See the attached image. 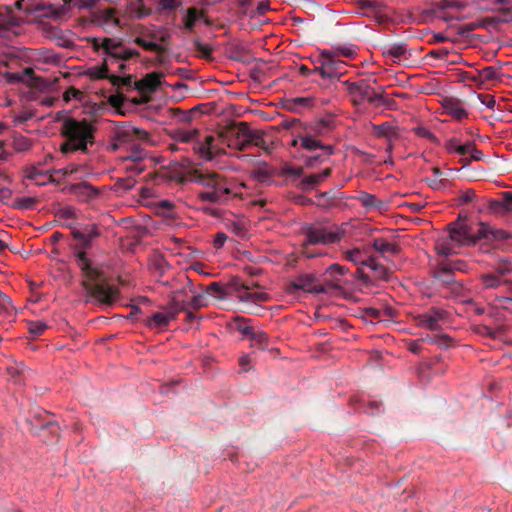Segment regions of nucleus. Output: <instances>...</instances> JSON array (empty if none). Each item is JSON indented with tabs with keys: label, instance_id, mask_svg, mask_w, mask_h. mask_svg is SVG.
I'll list each match as a JSON object with an SVG mask.
<instances>
[{
	"label": "nucleus",
	"instance_id": "f257e3e1",
	"mask_svg": "<svg viewBox=\"0 0 512 512\" xmlns=\"http://www.w3.org/2000/svg\"><path fill=\"white\" fill-rule=\"evenodd\" d=\"M66 226L71 229L76 263L85 277V280L82 282L84 289L98 303L107 306L112 305L117 299L118 289L108 284L99 269L91 266L85 252L92 247L93 241L101 235L99 227L96 224H88L76 228L72 223H68Z\"/></svg>",
	"mask_w": 512,
	"mask_h": 512
},
{
	"label": "nucleus",
	"instance_id": "f03ea898",
	"mask_svg": "<svg viewBox=\"0 0 512 512\" xmlns=\"http://www.w3.org/2000/svg\"><path fill=\"white\" fill-rule=\"evenodd\" d=\"M189 175L191 182L204 187V190L198 193V199L203 203L225 205L237 196L235 183L217 172L192 169Z\"/></svg>",
	"mask_w": 512,
	"mask_h": 512
},
{
	"label": "nucleus",
	"instance_id": "7ed1b4c3",
	"mask_svg": "<svg viewBox=\"0 0 512 512\" xmlns=\"http://www.w3.org/2000/svg\"><path fill=\"white\" fill-rule=\"evenodd\" d=\"M95 127L86 119L68 117L64 120L60 134L64 142L60 146L63 154L76 151L86 152L94 144Z\"/></svg>",
	"mask_w": 512,
	"mask_h": 512
},
{
	"label": "nucleus",
	"instance_id": "20e7f679",
	"mask_svg": "<svg viewBox=\"0 0 512 512\" xmlns=\"http://www.w3.org/2000/svg\"><path fill=\"white\" fill-rule=\"evenodd\" d=\"M58 80V77L44 78L37 76L31 66L22 72H2L0 70V82L7 84L22 83L40 92L53 90Z\"/></svg>",
	"mask_w": 512,
	"mask_h": 512
},
{
	"label": "nucleus",
	"instance_id": "39448f33",
	"mask_svg": "<svg viewBox=\"0 0 512 512\" xmlns=\"http://www.w3.org/2000/svg\"><path fill=\"white\" fill-rule=\"evenodd\" d=\"M251 131L252 128L247 122H230L220 130L219 136L229 147L244 151L249 148Z\"/></svg>",
	"mask_w": 512,
	"mask_h": 512
},
{
	"label": "nucleus",
	"instance_id": "423d86ee",
	"mask_svg": "<svg viewBox=\"0 0 512 512\" xmlns=\"http://www.w3.org/2000/svg\"><path fill=\"white\" fill-rule=\"evenodd\" d=\"M92 45L96 51H101L104 56L102 64H107L108 61L113 60H129L133 56V50L127 48L120 41L115 39L94 38L92 40Z\"/></svg>",
	"mask_w": 512,
	"mask_h": 512
},
{
	"label": "nucleus",
	"instance_id": "0eeeda50",
	"mask_svg": "<svg viewBox=\"0 0 512 512\" xmlns=\"http://www.w3.org/2000/svg\"><path fill=\"white\" fill-rule=\"evenodd\" d=\"M148 138L149 134L145 130L127 126L116 131L110 147L113 151L124 149L126 152H129L141 145L140 141H146Z\"/></svg>",
	"mask_w": 512,
	"mask_h": 512
},
{
	"label": "nucleus",
	"instance_id": "6e6552de",
	"mask_svg": "<svg viewBox=\"0 0 512 512\" xmlns=\"http://www.w3.org/2000/svg\"><path fill=\"white\" fill-rule=\"evenodd\" d=\"M433 277L438 287L446 290V297H457L462 294L464 290L463 284L456 280L451 264L439 263L433 272Z\"/></svg>",
	"mask_w": 512,
	"mask_h": 512
},
{
	"label": "nucleus",
	"instance_id": "1a4fd4ad",
	"mask_svg": "<svg viewBox=\"0 0 512 512\" xmlns=\"http://www.w3.org/2000/svg\"><path fill=\"white\" fill-rule=\"evenodd\" d=\"M305 243L318 245L335 244L341 241L344 236V230L339 227L331 229L326 226H308L304 230Z\"/></svg>",
	"mask_w": 512,
	"mask_h": 512
},
{
	"label": "nucleus",
	"instance_id": "9d476101",
	"mask_svg": "<svg viewBox=\"0 0 512 512\" xmlns=\"http://www.w3.org/2000/svg\"><path fill=\"white\" fill-rule=\"evenodd\" d=\"M294 138L291 146L296 149L301 156L302 153L310 154L321 150V147H327L319 138H315L313 132L293 131Z\"/></svg>",
	"mask_w": 512,
	"mask_h": 512
},
{
	"label": "nucleus",
	"instance_id": "9b49d317",
	"mask_svg": "<svg viewBox=\"0 0 512 512\" xmlns=\"http://www.w3.org/2000/svg\"><path fill=\"white\" fill-rule=\"evenodd\" d=\"M231 288L236 294V297L242 302H266L269 295L265 292H252L253 287H258L256 282L242 283L239 280H233L230 283Z\"/></svg>",
	"mask_w": 512,
	"mask_h": 512
},
{
	"label": "nucleus",
	"instance_id": "f8f14e48",
	"mask_svg": "<svg viewBox=\"0 0 512 512\" xmlns=\"http://www.w3.org/2000/svg\"><path fill=\"white\" fill-rule=\"evenodd\" d=\"M298 290H303L311 294H323L327 292L325 285L317 283V278L314 274H301L287 287L289 293H295Z\"/></svg>",
	"mask_w": 512,
	"mask_h": 512
},
{
	"label": "nucleus",
	"instance_id": "ddd939ff",
	"mask_svg": "<svg viewBox=\"0 0 512 512\" xmlns=\"http://www.w3.org/2000/svg\"><path fill=\"white\" fill-rule=\"evenodd\" d=\"M18 64H58L60 60L55 58V55L49 51H41L34 49H21L15 55Z\"/></svg>",
	"mask_w": 512,
	"mask_h": 512
},
{
	"label": "nucleus",
	"instance_id": "4468645a",
	"mask_svg": "<svg viewBox=\"0 0 512 512\" xmlns=\"http://www.w3.org/2000/svg\"><path fill=\"white\" fill-rule=\"evenodd\" d=\"M90 78L94 80L98 79H109L114 86H124L127 88L134 87L135 80L133 76L128 75L121 77L114 74H109L108 66H91L85 72Z\"/></svg>",
	"mask_w": 512,
	"mask_h": 512
},
{
	"label": "nucleus",
	"instance_id": "2eb2a0df",
	"mask_svg": "<svg viewBox=\"0 0 512 512\" xmlns=\"http://www.w3.org/2000/svg\"><path fill=\"white\" fill-rule=\"evenodd\" d=\"M299 73L304 77L310 75L319 77L313 79V81L324 87L339 79V73L334 70V66H314L313 69L308 66H299Z\"/></svg>",
	"mask_w": 512,
	"mask_h": 512
},
{
	"label": "nucleus",
	"instance_id": "dca6fc26",
	"mask_svg": "<svg viewBox=\"0 0 512 512\" xmlns=\"http://www.w3.org/2000/svg\"><path fill=\"white\" fill-rule=\"evenodd\" d=\"M61 5L55 4H39L36 11L40 17L51 18L57 21L66 20L71 13V3L73 0H62Z\"/></svg>",
	"mask_w": 512,
	"mask_h": 512
},
{
	"label": "nucleus",
	"instance_id": "f3484780",
	"mask_svg": "<svg viewBox=\"0 0 512 512\" xmlns=\"http://www.w3.org/2000/svg\"><path fill=\"white\" fill-rule=\"evenodd\" d=\"M449 237L453 242L460 245H470L473 243V232L470 226L465 223H451L448 226Z\"/></svg>",
	"mask_w": 512,
	"mask_h": 512
},
{
	"label": "nucleus",
	"instance_id": "a211bd4d",
	"mask_svg": "<svg viewBox=\"0 0 512 512\" xmlns=\"http://www.w3.org/2000/svg\"><path fill=\"white\" fill-rule=\"evenodd\" d=\"M446 318V312L442 309L431 308L429 311L417 316L418 326L429 329L438 330L440 321Z\"/></svg>",
	"mask_w": 512,
	"mask_h": 512
},
{
	"label": "nucleus",
	"instance_id": "6ab92c4d",
	"mask_svg": "<svg viewBox=\"0 0 512 512\" xmlns=\"http://www.w3.org/2000/svg\"><path fill=\"white\" fill-rule=\"evenodd\" d=\"M349 272V269L343 265L334 263L331 264L325 270L324 275L327 276L325 278L323 285L328 289H341V280L340 276H343Z\"/></svg>",
	"mask_w": 512,
	"mask_h": 512
},
{
	"label": "nucleus",
	"instance_id": "aec40b11",
	"mask_svg": "<svg viewBox=\"0 0 512 512\" xmlns=\"http://www.w3.org/2000/svg\"><path fill=\"white\" fill-rule=\"evenodd\" d=\"M163 74L160 72L147 73L142 79L135 81L134 88L141 94H150L161 85Z\"/></svg>",
	"mask_w": 512,
	"mask_h": 512
},
{
	"label": "nucleus",
	"instance_id": "412c9836",
	"mask_svg": "<svg viewBox=\"0 0 512 512\" xmlns=\"http://www.w3.org/2000/svg\"><path fill=\"white\" fill-rule=\"evenodd\" d=\"M350 93L353 95L356 104L366 100L373 105L378 94L373 88L366 85L364 81L352 83L350 85Z\"/></svg>",
	"mask_w": 512,
	"mask_h": 512
},
{
	"label": "nucleus",
	"instance_id": "4be33fe9",
	"mask_svg": "<svg viewBox=\"0 0 512 512\" xmlns=\"http://www.w3.org/2000/svg\"><path fill=\"white\" fill-rule=\"evenodd\" d=\"M92 21L104 28H115L119 27L120 20L117 16V11L114 8H106L99 10L93 15Z\"/></svg>",
	"mask_w": 512,
	"mask_h": 512
},
{
	"label": "nucleus",
	"instance_id": "5701e85b",
	"mask_svg": "<svg viewBox=\"0 0 512 512\" xmlns=\"http://www.w3.org/2000/svg\"><path fill=\"white\" fill-rule=\"evenodd\" d=\"M333 154H334V147L327 146V147H321V150L317 151L315 153H310V154L302 153L301 156H298V157L304 160L305 167L314 168L317 165L328 160L329 157Z\"/></svg>",
	"mask_w": 512,
	"mask_h": 512
},
{
	"label": "nucleus",
	"instance_id": "b1692460",
	"mask_svg": "<svg viewBox=\"0 0 512 512\" xmlns=\"http://www.w3.org/2000/svg\"><path fill=\"white\" fill-rule=\"evenodd\" d=\"M442 107L447 114L454 119L461 121L468 116V112L463 107L462 101L455 97H446L442 101Z\"/></svg>",
	"mask_w": 512,
	"mask_h": 512
},
{
	"label": "nucleus",
	"instance_id": "393cba45",
	"mask_svg": "<svg viewBox=\"0 0 512 512\" xmlns=\"http://www.w3.org/2000/svg\"><path fill=\"white\" fill-rule=\"evenodd\" d=\"M314 106L312 97H294L286 98L283 101V107L292 113H302L304 110L311 109Z\"/></svg>",
	"mask_w": 512,
	"mask_h": 512
},
{
	"label": "nucleus",
	"instance_id": "a878e982",
	"mask_svg": "<svg viewBox=\"0 0 512 512\" xmlns=\"http://www.w3.org/2000/svg\"><path fill=\"white\" fill-rule=\"evenodd\" d=\"M272 144V140L264 130L252 129L251 136L249 138V148L255 146L266 153H270L273 149Z\"/></svg>",
	"mask_w": 512,
	"mask_h": 512
},
{
	"label": "nucleus",
	"instance_id": "bb28decb",
	"mask_svg": "<svg viewBox=\"0 0 512 512\" xmlns=\"http://www.w3.org/2000/svg\"><path fill=\"white\" fill-rule=\"evenodd\" d=\"M331 173H332V169L326 168L321 173H314V174L305 176L298 183L297 187L304 191L311 190V189L317 187L326 178H328L331 175Z\"/></svg>",
	"mask_w": 512,
	"mask_h": 512
},
{
	"label": "nucleus",
	"instance_id": "cd10ccee",
	"mask_svg": "<svg viewBox=\"0 0 512 512\" xmlns=\"http://www.w3.org/2000/svg\"><path fill=\"white\" fill-rule=\"evenodd\" d=\"M50 170H41L38 165H32L25 168V176L27 179L35 181L36 185H46L53 181Z\"/></svg>",
	"mask_w": 512,
	"mask_h": 512
},
{
	"label": "nucleus",
	"instance_id": "c85d7f7f",
	"mask_svg": "<svg viewBox=\"0 0 512 512\" xmlns=\"http://www.w3.org/2000/svg\"><path fill=\"white\" fill-rule=\"evenodd\" d=\"M477 87L481 88L487 83L499 80V72L495 66H486L482 70L477 71Z\"/></svg>",
	"mask_w": 512,
	"mask_h": 512
},
{
	"label": "nucleus",
	"instance_id": "c756f323",
	"mask_svg": "<svg viewBox=\"0 0 512 512\" xmlns=\"http://www.w3.org/2000/svg\"><path fill=\"white\" fill-rule=\"evenodd\" d=\"M71 191L81 200L88 201L98 195V191L87 182H81L71 187Z\"/></svg>",
	"mask_w": 512,
	"mask_h": 512
},
{
	"label": "nucleus",
	"instance_id": "7c9ffc66",
	"mask_svg": "<svg viewBox=\"0 0 512 512\" xmlns=\"http://www.w3.org/2000/svg\"><path fill=\"white\" fill-rule=\"evenodd\" d=\"M373 247L375 250L380 252L383 256L388 255H398L400 253V246L396 243H390L384 238H376L373 241Z\"/></svg>",
	"mask_w": 512,
	"mask_h": 512
},
{
	"label": "nucleus",
	"instance_id": "2f4dec72",
	"mask_svg": "<svg viewBox=\"0 0 512 512\" xmlns=\"http://www.w3.org/2000/svg\"><path fill=\"white\" fill-rule=\"evenodd\" d=\"M383 55L386 59L391 61L396 60H409L408 55L410 56V52L407 51L404 45H393L383 51Z\"/></svg>",
	"mask_w": 512,
	"mask_h": 512
},
{
	"label": "nucleus",
	"instance_id": "473e14b6",
	"mask_svg": "<svg viewBox=\"0 0 512 512\" xmlns=\"http://www.w3.org/2000/svg\"><path fill=\"white\" fill-rule=\"evenodd\" d=\"M427 56H429L431 58L444 60L446 62V64L454 65V64L462 63V58L457 53H455V52L449 53L448 51H446L444 49L433 50Z\"/></svg>",
	"mask_w": 512,
	"mask_h": 512
},
{
	"label": "nucleus",
	"instance_id": "72a5a7b5",
	"mask_svg": "<svg viewBox=\"0 0 512 512\" xmlns=\"http://www.w3.org/2000/svg\"><path fill=\"white\" fill-rule=\"evenodd\" d=\"M196 288L189 277H184V281L180 288H177L171 293V298H184L188 302L189 294H195Z\"/></svg>",
	"mask_w": 512,
	"mask_h": 512
},
{
	"label": "nucleus",
	"instance_id": "f704fd0d",
	"mask_svg": "<svg viewBox=\"0 0 512 512\" xmlns=\"http://www.w3.org/2000/svg\"><path fill=\"white\" fill-rule=\"evenodd\" d=\"M181 311H187L186 300L179 297L171 298L166 311L169 320H174Z\"/></svg>",
	"mask_w": 512,
	"mask_h": 512
},
{
	"label": "nucleus",
	"instance_id": "c9c22d12",
	"mask_svg": "<svg viewBox=\"0 0 512 512\" xmlns=\"http://www.w3.org/2000/svg\"><path fill=\"white\" fill-rule=\"evenodd\" d=\"M144 35L147 36L150 40H154V42L159 44L162 51L167 49L169 33L165 29H153L151 32L145 33Z\"/></svg>",
	"mask_w": 512,
	"mask_h": 512
},
{
	"label": "nucleus",
	"instance_id": "e433bc0d",
	"mask_svg": "<svg viewBox=\"0 0 512 512\" xmlns=\"http://www.w3.org/2000/svg\"><path fill=\"white\" fill-rule=\"evenodd\" d=\"M249 339L251 341V345L254 347H257L262 350L268 348L269 338L264 331L254 329L251 335L249 336Z\"/></svg>",
	"mask_w": 512,
	"mask_h": 512
},
{
	"label": "nucleus",
	"instance_id": "4c0bfd02",
	"mask_svg": "<svg viewBox=\"0 0 512 512\" xmlns=\"http://www.w3.org/2000/svg\"><path fill=\"white\" fill-rule=\"evenodd\" d=\"M170 320L166 312H156L148 320L147 326L149 328H165L168 326Z\"/></svg>",
	"mask_w": 512,
	"mask_h": 512
},
{
	"label": "nucleus",
	"instance_id": "58836bf2",
	"mask_svg": "<svg viewBox=\"0 0 512 512\" xmlns=\"http://www.w3.org/2000/svg\"><path fill=\"white\" fill-rule=\"evenodd\" d=\"M373 133L377 137H386L389 139L397 137L395 127L388 122L380 125H373Z\"/></svg>",
	"mask_w": 512,
	"mask_h": 512
},
{
	"label": "nucleus",
	"instance_id": "ea45409f",
	"mask_svg": "<svg viewBox=\"0 0 512 512\" xmlns=\"http://www.w3.org/2000/svg\"><path fill=\"white\" fill-rule=\"evenodd\" d=\"M250 322L251 319L237 317L234 320L235 329L239 331L244 337L249 338V336L255 329L252 325H250Z\"/></svg>",
	"mask_w": 512,
	"mask_h": 512
},
{
	"label": "nucleus",
	"instance_id": "a19ab883",
	"mask_svg": "<svg viewBox=\"0 0 512 512\" xmlns=\"http://www.w3.org/2000/svg\"><path fill=\"white\" fill-rule=\"evenodd\" d=\"M195 56L202 60L212 61V48L208 44L196 41L194 43Z\"/></svg>",
	"mask_w": 512,
	"mask_h": 512
},
{
	"label": "nucleus",
	"instance_id": "79ce46f5",
	"mask_svg": "<svg viewBox=\"0 0 512 512\" xmlns=\"http://www.w3.org/2000/svg\"><path fill=\"white\" fill-rule=\"evenodd\" d=\"M344 258L355 265H362L365 261L364 252L360 248H353L344 251Z\"/></svg>",
	"mask_w": 512,
	"mask_h": 512
},
{
	"label": "nucleus",
	"instance_id": "37998d69",
	"mask_svg": "<svg viewBox=\"0 0 512 512\" xmlns=\"http://www.w3.org/2000/svg\"><path fill=\"white\" fill-rule=\"evenodd\" d=\"M32 146V140L21 135L16 134L13 137V147L17 152L28 151Z\"/></svg>",
	"mask_w": 512,
	"mask_h": 512
},
{
	"label": "nucleus",
	"instance_id": "c03bdc74",
	"mask_svg": "<svg viewBox=\"0 0 512 512\" xmlns=\"http://www.w3.org/2000/svg\"><path fill=\"white\" fill-rule=\"evenodd\" d=\"M491 234L492 228L485 223H480L477 232L473 233L474 241L472 244H476L478 241L481 240L491 241Z\"/></svg>",
	"mask_w": 512,
	"mask_h": 512
},
{
	"label": "nucleus",
	"instance_id": "a18cd8bd",
	"mask_svg": "<svg viewBox=\"0 0 512 512\" xmlns=\"http://www.w3.org/2000/svg\"><path fill=\"white\" fill-rule=\"evenodd\" d=\"M59 426L56 423L53 422H46L41 425V436L44 438L45 441L53 442V439H46L45 434L49 433L55 440L57 441L59 436Z\"/></svg>",
	"mask_w": 512,
	"mask_h": 512
},
{
	"label": "nucleus",
	"instance_id": "49530a36",
	"mask_svg": "<svg viewBox=\"0 0 512 512\" xmlns=\"http://www.w3.org/2000/svg\"><path fill=\"white\" fill-rule=\"evenodd\" d=\"M193 150L196 154L205 160H212L213 158L212 148L207 146L205 143H202L201 141H196L193 144Z\"/></svg>",
	"mask_w": 512,
	"mask_h": 512
},
{
	"label": "nucleus",
	"instance_id": "de8ad7c7",
	"mask_svg": "<svg viewBox=\"0 0 512 512\" xmlns=\"http://www.w3.org/2000/svg\"><path fill=\"white\" fill-rule=\"evenodd\" d=\"M198 135L199 131L197 129L178 130L176 133V139L182 143H192L197 139Z\"/></svg>",
	"mask_w": 512,
	"mask_h": 512
},
{
	"label": "nucleus",
	"instance_id": "09e8293b",
	"mask_svg": "<svg viewBox=\"0 0 512 512\" xmlns=\"http://www.w3.org/2000/svg\"><path fill=\"white\" fill-rule=\"evenodd\" d=\"M135 42L142 46L144 49L146 50H149V51H154V52H157V53H162L163 51L161 50V46H159V44H157L156 42H154V40H150L147 36H145L144 34L140 37H137Z\"/></svg>",
	"mask_w": 512,
	"mask_h": 512
},
{
	"label": "nucleus",
	"instance_id": "8fccbe9b",
	"mask_svg": "<svg viewBox=\"0 0 512 512\" xmlns=\"http://www.w3.org/2000/svg\"><path fill=\"white\" fill-rule=\"evenodd\" d=\"M484 154L481 150H479L476 145L472 142L469 157H463L460 159L463 167L467 166L471 163V161H479L483 158Z\"/></svg>",
	"mask_w": 512,
	"mask_h": 512
},
{
	"label": "nucleus",
	"instance_id": "3c124183",
	"mask_svg": "<svg viewBox=\"0 0 512 512\" xmlns=\"http://www.w3.org/2000/svg\"><path fill=\"white\" fill-rule=\"evenodd\" d=\"M374 106L376 107H385L389 110L398 109V104L393 98L385 97L381 94H377V97L374 102Z\"/></svg>",
	"mask_w": 512,
	"mask_h": 512
},
{
	"label": "nucleus",
	"instance_id": "603ef678",
	"mask_svg": "<svg viewBox=\"0 0 512 512\" xmlns=\"http://www.w3.org/2000/svg\"><path fill=\"white\" fill-rule=\"evenodd\" d=\"M135 184H136V180L131 176H128L125 178H119L115 182V189L117 191L125 192V191L132 189L135 186Z\"/></svg>",
	"mask_w": 512,
	"mask_h": 512
},
{
	"label": "nucleus",
	"instance_id": "864d4df0",
	"mask_svg": "<svg viewBox=\"0 0 512 512\" xmlns=\"http://www.w3.org/2000/svg\"><path fill=\"white\" fill-rule=\"evenodd\" d=\"M363 266H367L373 270L381 269V279L388 280L389 279V270L382 264L376 263L374 258H365Z\"/></svg>",
	"mask_w": 512,
	"mask_h": 512
},
{
	"label": "nucleus",
	"instance_id": "5fc2aeb1",
	"mask_svg": "<svg viewBox=\"0 0 512 512\" xmlns=\"http://www.w3.org/2000/svg\"><path fill=\"white\" fill-rule=\"evenodd\" d=\"M147 152L146 150L141 146H137L127 152V155L125 156V159L132 160L134 162H138L146 158Z\"/></svg>",
	"mask_w": 512,
	"mask_h": 512
},
{
	"label": "nucleus",
	"instance_id": "6e6d98bb",
	"mask_svg": "<svg viewBox=\"0 0 512 512\" xmlns=\"http://www.w3.org/2000/svg\"><path fill=\"white\" fill-rule=\"evenodd\" d=\"M358 200L366 208L377 207L378 203H380L376 196L366 192L360 193V195L358 196Z\"/></svg>",
	"mask_w": 512,
	"mask_h": 512
},
{
	"label": "nucleus",
	"instance_id": "4d7b16f0",
	"mask_svg": "<svg viewBox=\"0 0 512 512\" xmlns=\"http://www.w3.org/2000/svg\"><path fill=\"white\" fill-rule=\"evenodd\" d=\"M37 202V199L34 197H21L15 200L14 206L22 210L33 209Z\"/></svg>",
	"mask_w": 512,
	"mask_h": 512
},
{
	"label": "nucleus",
	"instance_id": "13d9d810",
	"mask_svg": "<svg viewBox=\"0 0 512 512\" xmlns=\"http://www.w3.org/2000/svg\"><path fill=\"white\" fill-rule=\"evenodd\" d=\"M202 17V13H199V11L196 8H189L187 12V16L185 18V27L188 30H192L194 27L196 21Z\"/></svg>",
	"mask_w": 512,
	"mask_h": 512
},
{
	"label": "nucleus",
	"instance_id": "bf43d9fd",
	"mask_svg": "<svg viewBox=\"0 0 512 512\" xmlns=\"http://www.w3.org/2000/svg\"><path fill=\"white\" fill-rule=\"evenodd\" d=\"M333 54L336 57L342 56L349 60H354L357 56V50H356L355 46L341 47V48L336 49L333 52Z\"/></svg>",
	"mask_w": 512,
	"mask_h": 512
},
{
	"label": "nucleus",
	"instance_id": "052dcab7",
	"mask_svg": "<svg viewBox=\"0 0 512 512\" xmlns=\"http://www.w3.org/2000/svg\"><path fill=\"white\" fill-rule=\"evenodd\" d=\"M328 125L325 122H317L313 125L303 127L300 131L302 132H313L315 133V138H319L324 134L325 130H327Z\"/></svg>",
	"mask_w": 512,
	"mask_h": 512
},
{
	"label": "nucleus",
	"instance_id": "680f3d73",
	"mask_svg": "<svg viewBox=\"0 0 512 512\" xmlns=\"http://www.w3.org/2000/svg\"><path fill=\"white\" fill-rule=\"evenodd\" d=\"M304 173V168L299 166V167H293L291 165H284L282 167V170H281V174L283 176H292L294 178H299L303 175Z\"/></svg>",
	"mask_w": 512,
	"mask_h": 512
},
{
	"label": "nucleus",
	"instance_id": "e2e57ef3",
	"mask_svg": "<svg viewBox=\"0 0 512 512\" xmlns=\"http://www.w3.org/2000/svg\"><path fill=\"white\" fill-rule=\"evenodd\" d=\"M311 246H313V244H308V243H305V241L302 242V249H301V254L306 257V258H316V257H321V256H324L325 253L324 252H321V251H316V250H313L311 249Z\"/></svg>",
	"mask_w": 512,
	"mask_h": 512
},
{
	"label": "nucleus",
	"instance_id": "0e129e2a",
	"mask_svg": "<svg viewBox=\"0 0 512 512\" xmlns=\"http://www.w3.org/2000/svg\"><path fill=\"white\" fill-rule=\"evenodd\" d=\"M205 305V296L203 294H198L197 292L195 294H192V297L187 302V308L191 307L195 310L200 309Z\"/></svg>",
	"mask_w": 512,
	"mask_h": 512
},
{
	"label": "nucleus",
	"instance_id": "69168bd1",
	"mask_svg": "<svg viewBox=\"0 0 512 512\" xmlns=\"http://www.w3.org/2000/svg\"><path fill=\"white\" fill-rule=\"evenodd\" d=\"M46 329L47 325L42 321H32L28 323V330L34 336L41 335Z\"/></svg>",
	"mask_w": 512,
	"mask_h": 512
},
{
	"label": "nucleus",
	"instance_id": "338daca9",
	"mask_svg": "<svg viewBox=\"0 0 512 512\" xmlns=\"http://www.w3.org/2000/svg\"><path fill=\"white\" fill-rule=\"evenodd\" d=\"M56 216L59 219H64V220L75 219L76 218V210L71 206L62 207L57 211Z\"/></svg>",
	"mask_w": 512,
	"mask_h": 512
},
{
	"label": "nucleus",
	"instance_id": "774afa93",
	"mask_svg": "<svg viewBox=\"0 0 512 512\" xmlns=\"http://www.w3.org/2000/svg\"><path fill=\"white\" fill-rule=\"evenodd\" d=\"M483 284L486 288H496L501 284L500 279L494 274H485L482 276Z\"/></svg>",
	"mask_w": 512,
	"mask_h": 512
}]
</instances>
